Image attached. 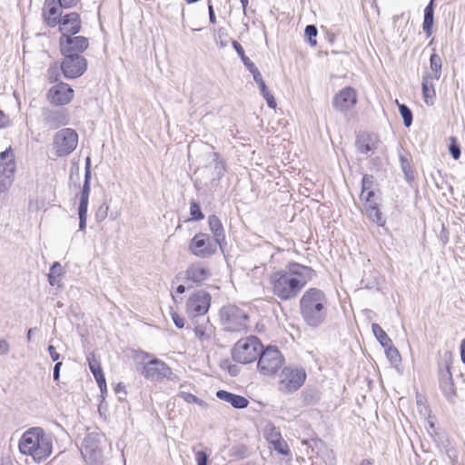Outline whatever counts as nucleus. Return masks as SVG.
I'll use <instances>...</instances> for the list:
<instances>
[{"instance_id":"60","label":"nucleus","mask_w":465,"mask_h":465,"mask_svg":"<svg viewBox=\"0 0 465 465\" xmlns=\"http://www.w3.org/2000/svg\"><path fill=\"white\" fill-rule=\"evenodd\" d=\"M47 350L52 361H57L60 358V354L56 351L55 348L53 345H49Z\"/></svg>"},{"instance_id":"15","label":"nucleus","mask_w":465,"mask_h":465,"mask_svg":"<svg viewBox=\"0 0 465 465\" xmlns=\"http://www.w3.org/2000/svg\"><path fill=\"white\" fill-rule=\"evenodd\" d=\"M69 121L68 111L64 108L43 110V123L48 129L54 130L65 126Z\"/></svg>"},{"instance_id":"40","label":"nucleus","mask_w":465,"mask_h":465,"mask_svg":"<svg viewBox=\"0 0 465 465\" xmlns=\"http://www.w3.org/2000/svg\"><path fill=\"white\" fill-rule=\"evenodd\" d=\"M305 37L307 38L309 44L312 46H315L317 45L316 36L318 35V29L314 25H308L305 27Z\"/></svg>"},{"instance_id":"38","label":"nucleus","mask_w":465,"mask_h":465,"mask_svg":"<svg viewBox=\"0 0 465 465\" xmlns=\"http://www.w3.org/2000/svg\"><path fill=\"white\" fill-rule=\"evenodd\" d=\"M385 349L386 356L392 364H398L401 361V354L396 347L391 343V346L383 347Z\"/></svg>"},{"instance_id":"14","label":"nucleus","mask_w":465,"mask_h":465,"mask_svg":"<svg viewBox=\"0 0 465 465\" xmlns=\"http://www.w3.org/2000/svg\"><path fill=\"white\" fill-rule=\"evenodd\" d=\"M142 375L151 381H161L170 379L172 375L171 368L159 359H153L143 366Z\"/></svg>"},{"instance_id":"53","label":"nucleus","mask_w":465,"mask_h":465,"mask_svg":"<svg viewBox=\"0 0 465 465\" xmlns=\"http://www.w3.org/2000/svg\"><path fill=\"white\" fill-rule=\"evenodd\" d=\"M63 267L58 262H54L50 268V275L60 277L63 274Z\"/></svg>"},{"instance_id":"51","label":"nucleus","mask_w":465,"mask_h":465,"mask_svg":"<svg viewBox=\"0 0 465 465\" xmlns=\"http://www.w3.org/2000/svg\"><path fill=\"white\" fill-rule=\"evenodd\" d=\"M218 36L216 38V43L220 45L221 48L225 47L228 45L227 35L224 32V29L219 28L217 31Z\"/></svg>"},{"instance_id":"24","label":"nucleus","mask_w":465,"mask_h":465,"mask_svg":"<svg viewBox=\"0 0 465 465\" xmlns=\"http://www.w3.org/2000/svg\"><path fill=\"white\" fill-rule=\"evenodd\" d=\"M216 397L221 401L230 403L235 409H245L249 405V401L245 397L224 390L217 391Z\"/></svg>"},{"instance_id":"22","label":"nucleus","mask_w":465,"mask_h":465,"mask_svg":"<svg viewBox=\"0 0 465 465\" xmlns=\"http://www.w3.org/2000/svg\"><path fill=\"white\" fill-rule=\"evenodd\" d=\"M62 35H76L81 31V18L79 14L72 12L61 17L58 24Z\"/></svg>"},{"instance_id":"9","label":"nucleus","mask_w":465,"mask_h":465,"mask_svg":"<svg viewBox=\"0 0 465 465\" xmlns=\"http://www.w3.org/2000/svg\"><path fill=\"white\" fill-rule=\"evenodd\" d=\"M15 154L11 147L0 153V193H6L14 182Z\"/></svg>"},{"instance_id":"48","label":"nucleus","mask_w":465,"mask_h":465,"mask_svg":"<svg viewBox=\"0 0 465 465\" xmlns=\"http://www.w3.org/2000/svg\"><path fill=\"white\" fill-rule=\"evenodd\" d=\"M109 206L103 203L99 206L95 213V219L98 223L104 221L108 216Z\"/></svg>"},{"instance_id":"33","label":"nucleus","mask_w":465,"mask_h":465,"mask_svg":"<svg viewBox=\"0 0 465 465\" xmlns=\"http://www.w3.org/2000/svg\"><path fill=\"white\" fill-rule=\"evenodd\" d=\"M430 69L433 72V79L439 80L440 77L442 61L439 54L433 53L430 58Z\"/></svg>"},{"instance_id":"25","label":"nucleus","mask_w":465,"mask_h":465,"mask_svg":"<svg viewBox=\"0 0 465 465\" xmlns=\"http://www.w3.org/2000/svg\"><path fill=\"white\" fill-rule=\"evenodd\" d=\"M208 224L211 232L213 233V240L223 249V244L225 243V233L221 220L216 215L212 214L208 217Z\"/></svg>"},{"instance_id":"44","label":"nucleus","mask_w":465,"mask_h":465,"mask_svg":"<svg viewBox=\"0 0 465 465\" xmlns=\"http://www.w3.org/2000/svg\"><path fill=\"white\" fill-rule=\"evenodd\" d=\"M61 65L58 66L56 63L51 64L47 70V77L51 83L58 81L60 76Z\"/></svg>"},{"instance_id":"43","label":"nucleus","mask_w":465,"mask_h":465,"mask_svg":"<svg viewBox=\"0 0 465 465\" xmlns=\"http://www.w3.org/2000/svg\"><path fill=\"white\" fill-rule=\"evenodd\" d=\"M190 214H191L192 220H194V221H200L204 218V215L201 210L199 203L194 201H193L190 203Z\"/></svg>"},{"instance_id":"52","label":"nucleus","mask_w":465,"mask_h":465,"mask_svg":"<svg viewBox=\"0 0 465 465\" xmlns=\"http://www.w3.org/2000/svg\"><path fill=\"white\" fill-rule=\"evenodd\" d=\"M171 316H172V320L174 323V325L178 328V329H183L184 327V319L183 317H182L181 315H179L177 312H171Z\"/></svg>"},{"instance_id":"29","label":"nucleus","mask_w":465,"mask_h":465,"mask_svg":"<svg viewBox=\"0 0 465 465\" xmlns=\"http://www.w3.org/2000/svg\"><path fill=\"white\" fill-rule=\"evenodd\" d=\"M61 15L59 7L55 5L44 9L45 21L50 27H54L59 24L61 17H63Z\"/></svg>"},{"instance_id":"8","label":"nucleus","mask_w":465,"mask_h":465,"mask_svg":"<svg viewBox=\"0 0 465 465\" xmlns=\"http://www.w3.org/2000/svg\"><path fill=\"white\" fill-rule=\"evenodd\" d=\"M258 370L264 375H274L282 366L284 358L276 347L262 350L258 356Z\"/></svg>"},{"instance_id":"34","label":"nucleus","mask_w":465,"mask_h":465,"mask_svg":"<svg viewBox=\"0 0 465 465\" xmlns=\"http://www.w3.org/2000/svg\"><path fill=\"white\" fill-rule=\"evenodd\" d=\"M232 45L233 49L236 51L238 55L240 56L241 60L242 61L243 64L249 69L254 67V63L250 60L248 56L245 55L244 50L241 44L235 40L232 41Z\"/></svg>"},{"instance_id":"1","label":"nucleus","mask_w":465,"mask_h":465,"mask_svg":"<svg viewBox=\"0 0 465 465\" xmlns=\"http://www.w3.org/2000/svg\"><path fill=\"white\" fill-rule=\"evenodd\" d=\"M300 312L303 321L311 327L322 324L328 315V300L317 288L308 289L300 300Z\"/></svg>"},{"instance_id":"28","label":"nucleus","mask_w":465,"mask_h":465,"mask_svg":"<svg viewBox=\"0 0 465 465\" xmlns=\"http://www.w3.org/2000/svg\"><path fill=\"white\" fill-rule=\"evenodd\" d=\"M291 270L295 272L296 280H303L304 286L307 282L311 280L314 275L315 272L311 267L301 265L299 263H292L289 265Z\"/></svg>"},{"instance_id":"5","label":"nucleus","mask_w":465,"mask_h":465,"mask_svg":"<svg viewBox=\"0 0 465 465\" xmlns=\"http://www.w3.org/2000/svg\"><path fill=\"white\" fill-rule=\"evenodd\" d=\"M220 317L225 331L246 332L249 330L248 314L235 305L223 306Z\"/></svg>"},{"instance_id":"2","label":"nucleus","mask_w":465,"mask_h":465,"mask_svg":"<svg viewBox=\"0 0 465 465\" xmlns=\"http://www.w3.org/2000/svg\"><path fill=\"white\" fill-rule=\"evenodd\" d=\"M18 448L22 454L31 456L35 461L40 463L52 454V437L42 428L34 427L24 432Z\"/></svg>"},{"instance_id":"6","label":"nucleus","mask_w":465,"mask_h":465,"mask_svg":"<svg viewBox=\"0 0 465 465\" xmlns=\"http://www.w3.org/2000/svg\"><path fill=\"white\" fill-rule=\"evenodd\" d=\"M306 377L302 367H284L280 374L279 390L283 393L294 392L303 385Z\"/></svg>"},{"instance_id":"13","label":"nucleus","mask_w":465,"mask_h":465,"mask_svg":"<svg viewBox=\"0 0 465 465\" xmlns=\"http://www.w3.org/2000/svg\"><path fill=\"white\" fill-rule=\"evenodd\" d=\"M87 60L83 55H64L61 71L67 79L83 75L87 69Z\"/></svg>"},{"instance_id":"54","label":"nucleus","mask_w":465,"mask_h":465,"mask_svg":"<svg viewBox=\"0 0 465 465\" xmlns=\"http://www.w3.org/2000/svg\"><path fill=\"white\" fill-rule=\"evenodd\" d=\"M197 465H208V455L203 450L196 452Z\"/></svg>"},{"instance_id":"26","label":"nucleus","mask_w":465,"mask_h":465,"mask_svg":"<svg viewBox=\"0 0 465 465\" xmlns=\"http://www.w3.org/2000/svg\"><path fill=\"white\" fill-rule=\"evenodd\" d=\"M434 2L435 0H430L424 9L422 29L427 37H430L432 35L435 9Z\"/></svg>"},{"instance_id":"12","label":"nucleus","mask_w":465,"mask_h":465,"mask_svg":"<svg viewBox=\"0 0 465 465\" xmlns=\"http://www.w3.org/2000/svg\"><path fill=\"white\" fill-rule=\"evenodd\" d=\"M89 46V40L75 35H61L59 47L63 55H82Z\"/></svg>"},{"instance_id":"4","label":"nucleus","mask_w":465,"mask_h":465,"mask_svg":"<svg viewBox=\"0 0 465 465\" xmlns=\"http://www.w3.org/2000/svg\"><path fill=\"white\" fill-rule=\"evenodd\" d=\"M262 347L261 341L256 336L242 338L232 349V359L242 364L251 363L257 360Z\"/></svg>"},{"instance_id":"47","label":"nucleus","mask_w":465,"mask_h":465,"mask_svg":"<svg viewBox=\"0 0 465 465\" xmlns=\"http://www.w3.org/2000/svg\"><path fill=\"white\" fill-rule=\"evenodd\" d=\"M87 208L88 207L78 206L79 230L80 231H84L86 227Z\"/></svg>"},{"instance_id":"36","label":"nucleus","mask_w":465,"mask_h":465,"mask_svg":"<svg viewBox=\"0 0 465 465\" xmlns=\"http://www.w3.org/2000/svg\"><path fill=\"white\" fill-rule=\"evenodd\" d=\"M399 106V112L401 116L403 119V124L406 127H410L412 124V112L411 110L404 104H399L398 101H396Z\"/></svg>"},{"instance_id":"62","label":"nucleus","mask_w":465,"mask_h":465,"mask_svg":"<svg viewBox=\"0 0 465 465\" xmlns=\"http://www.w3.org/2000/svg\"><path fill=\"white\" fill-rule=\"evenodd\" d=\"M208 13H209L210 23L211 24H215L216 23V16H215V13H214V10H213V6L211 4V1L208 2Z\"/></svg>"},{"instance_id":"31","label":"nucleus","mask_w":465,"mask_h":465,"mask_svg":"<svg viewBox=\"0 0 465 465\" xmlns=\"http://www.w3.org/2000/svg\"><path fill=\"white\" fill-rule=\"evenodd\" d=\"M366 213L368 217L379 226H383L386 223L381 212L379 210L377 204L366 207Z\"/></svg>"},{"instance_id":"39","label":"nucleus","mask_w":465,"mask_h":465,"mask_svg":"<svg viewBox=\"0 0 465 465\" xmlns=\"http://www.w3.org/2000/svg\"><path fill=\"white\" fill-rule=\"evenodd\" d=\"M209 158L211 159V163H213V167L216 171L218 176H222L224 172L223 163L220 160V155L218 153H210Z\"/></svg>"},{"instance_id":"41","label":"nucleus","mask_w":465,"mask_h":465,"mask_svg":"<svg viewBox=\"0 0 465 465\" xmlns=\"http://www.w3.org/2000/svg\"><path fill=\"white\" fill-rule=\"evenodd\" d=\"M179 397H181L184 401L188 403H196L202 407L207 406V403L205 401H203V400L199 399L198 397L190 392L182 391L179 393Z\"/></svg>"},{"instance_id":"11","label":"nucleus","mask_w":465,"mask_h":465,"mask_svg":"<svg viewBox=\"0 0 465 465\" xmlns=\"http://www.w3.org/2000/svg\"><path fill=\"white\" fill-rule=\"evenodd\" d=\"M211 294L203 290L195 292L186 302V313L191 319L205 317L211 305Z\"/></svg>"},{"instance_id":"18","label":"nucleus","mask_w":465,"mask_h":465,"mask_svg":"<svg viewBox=\"0 0 465 465\" xmlns=\"http://www.w3.org/2000/svg\"><path fill=\"white\" fill-rule=\"evenodd\" d=\"M439 382L443 394L451 400L456 395V389L450 372V366L447 361L439 364Z\"/></svg>"},{"instance_id":"45","label":"nucleus","mask_w":465,"mask_h":465,"mask_svg":"<svg viewBox=\"0 0 465 465\" xmlns=\"http://www.w3.org/2000/svg\"><path fill=\"white\" fill-rule=\"evenodd\" d=\"M449 152L453 159L458 160L460 157V147L457 143L455 137H450V143L449 145Z\"/></svg>"},{"instance_id":"50","label":"nucleus","mask_w":465,"mask_h":465,"mask_svg":"<svg viewBox=\"0 0 465 465\" xmlns=\"http://www.w3.org/2000/svg\"><path fill=\"white\" fill-rule=\"evenodd\" d=\"M302 398L306 404H313L318 400L317 393L313 390L302 391Z\"/></svg>"},{"instance_id":"20","label":"nucleus","mask_w":465,"mask_h":465,"mask_svg":"<svg viewBox=\"0 0 465 465\" xmlns=\"http://www.w3.org/2000/svg\"><path fill=\"white\" fill-rule=\"evenodd\" d=\"M195 337L202 342L210 341L214 335L215 328L208 317L191 319Z\"/></svg>"},{"instance_id":"57","label":"nucleus","mask_w":465,"mask_h":465,"mask_svg":"<svg viewBox=\"0 0 465 465\" xmlns=\"http://www.w3.org/2000/svg\"><path fill=\"white\" fill-rule=\"evenodd\" d=\"M88 361H89L90 370L94 375L98 373V371H102V369H101L99 363L95 360H91L90 358H88Z\"/></svg>"},{"instance_id":"21","label":"nucleus","mask_w":465,"mask_h":465,"mask_svg":"<svg viewBox=\"0 0 465 465\" xmlns=\"http://www.w3.org/2000/svg\"><path fill=\"white\" fill-rule=\"evenodd\" d=\"M379 143L380 140L376 134L361 133L356 137L355 146L359 153L371 156L375 153Z\"/></svg>"},{"instance_id":"49","label":"nucleus","mask_w":465,"mask_h":465,"mask_svg":"<svg viewBox=\"0 0 465 465\" xmlns=\"http://www.w3.org/2000/svg\"><path fill=\"white\" fill-rule=\"evenodd\" d=\"M373 183V176L370 174H364L361 179V192L366 193L368 190H372Z\"/></svg>"},{"instance_id":"37","label":"nucleus","mask_w":465,"mask_h":465,"mask_svg":"<svg viewBox=\"0 0 465 465\" xmlns=\"http://www.w3.org/2000/svg\"><path fill=\"white\" fill-rule=\"evenodd\" d=\"M310 447L312 448V451L316 450L317 455L326 452L328 453L329 458L333 460L332 450H329L322 440H312V443Z\"/></svg>"},{"instance_id":"64","label":"nucleus","mask_w":465,"mask_h":465,"mask_svg":"<svg viewBox=\"0 0 465 465\" xmlns=\"http://www.w3.org/2000/svg\"><path fill=\"white\" fill-rule=\"evenodd\" d=\"M460 357L463 363H465V339L460 343Z\"/></svg>"},{"instance_id":"46","label":"nucleus","mask_w":465,"mask_h":465,"mask_svg":"<svg viewBox=\"0 0 465 465\" xmlns=\"http://www.w3.org/2000/svg\"><path fill=\"white\" fill-rule=\"evenodd\" d=\"M374 196L375 193L373 190H368L366 193H361L360 198L361 201L365 202V208L377 204Z\"/></svg>"},{"instance_id":"27","label":"nucleus","mask_w":465,"mask_h":465,"mask_svg":"<svg viewBox=\"0 0 465 465\" xmlns=\"http://www.w3.org/2000/svg\"><path fill=\"white\" fill-rule=\"evenodd\" d=\"M432 76L429 74L423 75L422 78V95L426 104L431 105L433 104L434 98L436 96L434 84L432 83Z\"/></svg>"},{"instance_id":"35","label":"nucleus","mask_w":465,"mask_h":465,"mask_svg":"<svg viewBox=\"0 0 465 465\" xmlns=\"http://www.w3.org/2000/svg\"><path fill=\"white\" fill-rule=\"evenodd\" d=\"M272 444L274 447V450L282 455H289L290 450L287 443L281 439V434L279 432L275 433V439H272Z\"/></svg>"},{"instance_id":"16","label":"nucleus","mask_w":465,"mask_h":465,"mask_svg":"<svg viewBox=\"0 0 465 465\" xmlns=\"http://www.w3.org/2000/svg\"><path fill=\"white\" fill-rule=\"evenodd\" d=\"M81 453L84 460L92 465L101 462L102 451L95 437L88 435L82 442Z\"/></svg>"},{"instance_id":"23","label":"nucleus","mask_w":465,"mask_h":465,"mask_svg":"<svg viewBox=\"0 0 465 465\" xmlns=\"http://www.w3.org/2000/svg\"><path fill=\"white\" fill-rule=\"evenodd\" d=\"M210 276L208 269L200 264H192L186 271L185 283L191 289L194 284L199 285Z\"/></svg>"},{"instance_id":"42","label":"nucleus","mask_w":465,"mask_h":465,"mask_svg":"<svg viewBox=\"0 0 465 465\" xmlns=\"http://www.w3.org/2000/svg\"><path fill=\"white\" fill-rule=\"evenodd\" d=\"M91 191V185L87 182H84L82 187L79 206L88 207L89 195Z\"/></svg>"},{"instance_id":"61","label":"nucleus","mask_w":465,"mask_h":465,"mask_svg":"<svg viewBox=\"0 0 465 465\" xmlns=\"http://www.w3.org/2000/svg\"><path fill=\"white\" fill-rule=\"evenodd\" d=\"M10 346L8 342L4 340L0 339V355L6 354L9 351Z\"/></svg>"},{"instance_id":"59","label":"nucleus","mask_w":465,"mask_h":465,"mask_svg":"<svg viewBox=\"0 0 465 465\" xmlns=\"http://www.w3.org/2000/svg\"><path fill=\"white\" fill-rule=\"evenodd\" d=\"M10 125V120L3 111L0 110V128H5Z\"/></svg>"},{"instance_id":"55","label":"nucleus","mask_w":465,"mask_h":465,"mask_svg":"<svg viewBox=\"0 0 465 465\" xmlns=\"http://www.w3.org/2000/svg\"><path fill=\"white\" fill-rule=\"evenodd\" d=\"M249 71L252 74L253 80L255 81V83L258 85L264 83V81L262 80V74H261L260 71L258 70V68L256 67V65H254L253 69L252 68L249 69Z\"/></svg>"},{"instance_id":"63","label":"nucleus","mask_w":465,"mask_h":465,"mask_svg":"<svg viewBox=\"0 0 465 465\" xmlns=\"http://www.w3.org/2000/svg\"><path fill=\"white\" fill-rule=\"evenodd\" d=\"M61 366H62V362L61 361H58L54 364V373H53V376H54V380L58 381H59V378H60V370H61Z\"/></svg>"},{"instance_id":"58","label":"nucleus","mask_w":465,"mask_h":465,"mask_svg":"<svg viewBox=\"0 0 465 465\" xmlns=\"http://www.w3.org/2000/svg\"><path fill=\"white\" fill-rule=\"evenodd\" d=\"M101 391L103 390V386H106V383H105V378L104 376V373L103 371H98V373H96L95 375H94Z\"/></svg>"},{"instance_id":"19","label":"nucleus","mask_w":465,"mask_h":465,"mask_svg":"<svg viewBox=\"0 0 465 465\" xmlns=\"http://www.w3.org/2000/svg\"><path fill=\"white\" fill-rule=\"evenodd\" d=\"M356 102V91L352 87H345L334 95L332 105L336 110L345 112L352 108Z\"/></svg>"},{"instance_id":"32","label":"nucleus","mask_w":465,"mask_h":465,"mask_svg":"<svg viewBox=\"0 0 465 465\" xmlns=\"http://www.w3.org/2000/svg\"><path fill=\"white\" fill-rule=\"evenodd\" d=\"M399 159H400L401 167L404 173L406 181L407 182L413 181L414 180V172H413L412 166L411 164V162L409 161L407 156H405L402 153H400Z\"/></svg>"},{"instance_id":"10","label":"nucleus","mask_w":465,"mask_h":465,"mask_svg":"<svg viewBox=\"0 0 465 465\" xmlns=\"http://www.w3.org/2000/svg\"><path fill=\"white\" fill-rule=\"evenodd\" d=\"M218 242L209 234L196 233L189 243V251L198 258L206 259L212 257L217 251Z\"/></svg>"},{"instance_id":"30","label":"nucleus","mask_w":465,"mask_h":465,"mask_svg":"<svg viewBox=\"0 0 465 465\" xmlns=\"http://www.w3.org/2000/svg\"><path fill=\"white\" fill-rule=\"evenodd\" d=\"M371 329L374 336L382 347L391 346V340L378 323H372Z\"/></svg>"},{"instance_id":"56","label":"nucleus","mask_w":465,"mask_h":465,"mask_svg":"<svg viewBox=\"0 0 465 465\" xmlns=\"http://www.w3.org/2000/svg\"><path fill=\"white\" fill-rule=\"evenodd\" d=\"M91 180V160L90 157L85 159V173H84V181L90 183Z\"/></svg>"},{"instance_id":"3","label":"nucleus","mask_w":465,"mask_h":465,"mask_svg":"<svg viewBox=\"0 0 465 465\" xmlns=\"http://www.w3.org/2000/svg\"><path fill=\"white\" fill-rule=\"evenodd\" d=\"M270 283L274 295L283 301L295 298L304 287L303 280H296L295 272L291 270H280L270 277Z\"/></svg>"},{"instance_id":"7","label":"nucleus","mask_w":465,"mask_h":465,"mask_svg":"<svg viewBox=\"0 0 465 465\" xmlns=\"http://www.w3.org/2000/svg\"><path fill=\"white\" fill-rule=\"evenodd\" d=\"M78 144V134L72 128H64L55 133L53 148L57 157H64L73 153Z\"/></svg>"},{"instance_id":"17","label":"nucleus","mask_w":465,"mask_h":465,"mask_svg":"<svg viewBox=\"0 0 465 465\" xmlns=\"http://www.w3.org/2000/svg\"><path fill=\"white\" fill-rule=\"evenodd\" d=\"M74 96V90L68 84L59 83L53 86L48 94L47 98L51 104L56 105L67 104L71 102Z\"/></svg>"}]
</instances>
